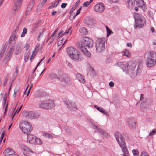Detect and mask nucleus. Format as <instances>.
Returning <instances> with one entry per match:
<instances>
[{
	"label": "nucleus",
	"mask_w": 156,
	"mask_h": 156,
	"mask_svg": "<svg viewBox=\"0 0 156 156\" xmlns=\"http://www.w3.org/2000/svg\"><path fill=\"white\" fill-rule=\"evenodd\" d=\"M77 44L78 47L82 51L83 50H84V49H86L85 44L84 42L83 41V39L81 41H79Z\"/></svg>",
	"instance_id": "22"
},
{
	"label": "nucleus",
	"mask_w": 156,
	"mask_h": 156,
	"mask_svg": "<svg viewBox=\"0 0 156 156\" xmlns=\"http://www.w3.org/2000/svg\"><path fill=\"white\" fill-rule=\"evenodd\" d=\"M114 83L112 82H110L109 83V85L111 87H113L114 86Z\"/></svg>",
	"instance_id": "64"
},
{
	"label": "nucleus",
	"mask_w": 156,
	"mask_h": 156,
	"mask_svg": "<svg viewBox=\"0 0 156 156\" xmlns=\"http://www.w3.org/2000/svg\"><path fill=\"white\" fill-rule=\"evenodd\" d=\"M105 8L104 4L102 3H100L96 4L94 7V10L99 13H102Z\"/></svg>",
	"instance_id": "10"
},
{
	"label": "nucleus",
	"mask_w": 156,
	"mask_h": 156,
	"mask_svg": "<svg viewBox=\"0 0 156 156\" xmlns=\"http://www.w3.org/2000/svg\"><path fill=\"white\" fill-rule=\"evenodd\" d=\"M76 77L78 80L81 83L84 84L85 81L83 76L80 73H77L76 75Z\"/></svg>",
	"instance_id": "23"
},
{
	"label": "nucleus",
	"mask_w": 156,
	"mask_h": 156,
	"mask_svg": "<svg viewBox=\"0 0 156 156\" xmlns=\"http://www.w3.org/2000/svg\"><path fill=\"white\" fill-rule=\"evenodd\" d=\"M36 137L33 135H27V141L31 144H34Z\"/></svg>",
	"instance_id": "18"
},
{
	"label": "nucleus",
	"mask_w": 156,
	"mask_h": 156,
	"mask_svg": "<svg viewBox=\"0 0 156 156\" xmlns=\"http://www.w3.org/2000/svg\"><path fill=\"white\" fill-rule=\"evenodd\" d=\"M146 102V101H143L142 102L140 105V109H142L143 107H144L146 106V105H145V103Z\"/></svg>",
	"instance_id": "51"
},
{
	"label": "nucleus",
	"mask_w": 156,
	"mask_h": 156,
	"mask_svg": "<svg viewBox=\"0 0 156 156\" xmlns=\"http://www.w3.org/2000/svg\"><path fill=\"white\" fill-rule=\"evenodd\" d=\"M80 33L83 35H86L87 34L86 29L84 27H82L80 29Z\"/></svg>",
	"instance_id": "33"
},
{
	"label": "nucleus",
	"mask_w": 156,
	"mask_h": 156,
	"mask_svg": "<svg viewBox=\"0 0 156 156\" xmlns=\"http://www.w3.org/2000/svg\"><path fill=\"white\" fill-rule=\"evenodd\" d=\"M54 106V102L50 100L41 101L39 103V108L43 109H49L53 107Z\"/></svg>",
	"instance_id": "5"
},
{
	"label": "nucleus",
	"mask_w": 156,
	"mask_h": 156,
	"mask_svg": "<svg viewBox=\"0 0 156 156\" xmlns=\"http://www.w3.org/2000/svg\"><path fill=\"white\" fill-rule=\"evenodd\" d=\"M106 29L107 32V37H108L111 34V33L112 32L107 26H106Z\"/></svg>",
	"instance_id": "45"
},
{
	"label": "nucleus",
	"mask_w": 156,
	"mask_h": 156,
	"mask_svg": "<svg viewBox=\"0 0 156 156\" xmlns=\"http://www.w3.org/2000/svg\"><path fill=\"white\" fill-rule=\"evenodd\" d=\"M65 131L66 133L68 135H70L71 134V131L70 129L69 128L66 127L65 128Z\"/></svg>",
	"instance_id": "42"
},
{
	"label": "nucleus",
	"mask_w": 156,
	"mask_h": 156,
	"mask_svg": "<svg viewBox=\"0 0 156 156\" xmlns=\"http://www.w3.org/2000/svg\"><path fill=\"white\" fill-rule=\"evenodd\" d=\"M22 115L24 117L28 119L29 112H27L25 111H24L22 113Z\"/></svg>",
	"instance_id": "38"
},
{
	"label": "nucleus",
	"mask_w": 156,
	"mask_h": 156,
	"mask_svg": "<svg viewBox=\"0 0 156 156\" xmlns=\"http://www.w3.org/2000/svg\"><path fill=\"white\" fill-rule=\"evenodd\" d=\"M77 15H76V14L75 15H74L73 16L72 15H71V16H70L69 17V19L70 20H73L74 18H75L76 16Z\"/></svg>",
	"instance_id": "58"
},
{
	"label": "nucleus",
	"mask_w": 156,
	"mask_h": 156,
	"mask_svg": "<svg viewBox=\"0 0 156 156\" xmlns=\"http://www.w3.org/2000/svg\"><path fill=\"white\" fill-rule=\"evenodd\" d=\"M76 7H77L75 5H73L70 11V14H71V13H72V12H73L76 9Z\"/></svg>",
	"instance_id": "52"
},
{
	"label": "nucleus",
	"mask_w": 156,
	"mask_h": 156,
	"mask_svg": "<svg viewBox=\"0 0 156 156\" xmlns=\"http://www.w3.org/2000/svg\"><path fill=\"white\" fill-rule=\"evenodd\" d=\"M134 16L135 21L138 20H140L141 19H144V17L142 15L138 13H134Z\"/></svg>",
	"instance_id": "30"
},
{
	"label": "nucleus",
	"mask_w": 156,
	"mask_h": 156,
	"mask_svg": "<svg viewBox=\"0 0 156 156\" xmlns=\"http://www.w3.org/2000/svg\"><path fill=\"white\" fill-rule=\"evenodd\" d=\"M146 63L147 66L148 67H151L154 66L156 63V58H146Z\"/></svg>",
	"instance_id": "14"
},
{
	"label": "nucleus",
	"mask_w": 156,
	"mask_h": 156,
	"mask_svg": "<svg viewBox=\"0 0 156 156\" xmlns=\"http://www.w3.org/2000/svg\"><path fill=\"white\" fill-rule=\"evenodd\" d=\"M82 52L88 58L91 57V53L88 51L87 49H84V50H83Z\"/></svg>",
	"instance_id": "32"
},
{
	"label": "nucleus",
	"mask_w": 156,
	"mask_h": 156,
	"mask_svg": "<svg viewBox=\"0 0 156 156\" xmlns=\"http://www.w3.org/2000/svg\"><path fill=\"white\" fill-rule=\"evenodd\" d=\"M146 58H156V53L154 51L147 52L145 54Z\"/></svg>",
	"instance_id": "16"
},
{
	"label": "nucleus",
	"mask_w": 156,
	"mask_h": 156,
	"mask_svg": "<svg viewBox=\"0 0 156 156\" xmlns=\"http://www.w3.org/2000/svg\"><path fill=\"white\" fill-rule=\"evenodd\" d=\"M93 0H90L89 2L87 1L83 5V7H87L91 3Z\"/></svg>",
	"instance_id": "43"
},
{
	"label": "nucleus",
	"mask_w": 156,
	"mask_h": 156,
	"mask_svg": "<svg viewBox=\"0 0 156 156\" xmlns=\"http://www.w3.org/2000/svg\"><path fill=\"white\" fill-rule=\"evenodd\" d=\"M132 153L134 156H138L139 151L137 149H133L132 150Z\"/></svg>",
	"instance_id": "41"
},
{
	"label": "nucleus",
	"mask_w": 156,
	"mask_h": 156,
	"mask_svg": "<svg viewBox=\"0 0 156 156\" xmlns=\"http://www.w3.org/2000/svg\"><path fill=\"white\" fill-rule=\"evenodd\" d=\"M140 156H150L149 154L145 151H142Z\"/></svg>",
	"instance_id": "47"
},
{
	"label": "nucleus",
	"mask_w": 156,
	"mask_h": 156,
	"mask_svg": "<svg viewBox=\"0 0 156 156\" xmlns=\"http://www.w3.org/2000/svg\"><path fill=\"white\" fill-rule=\"evenodd\" d=\"M136 67V64L135 63H131L127 70L128 74L132 78L135 77L137 74H140V72H139V69L135 70Z\"/></svg>",
	"instance_id": "3"
},
{
	"label": "nucleus",
	"mask_w": 156,
	"mask_h": 156,
	"mask_svg": "<svg viewBox=\"0 0 156 156\" xmlns=\"http://www.w3.org/2000/svg\"><path fill=\"white\" fill-rule=\"evenodd\" d=\"M110 3L117 2L119 0H108Z\"/></svg>",
	"instance_id": "57"
},
{
	"label": "nucleus",
	"mask_w": 156,
	"mask_h": 156,
	"mask_svg": "<svg viewBox=\"0 0 156 156\" xmlns=\"http://www.w3.org/2000/svg\"><path fill=\"white\" fill-rule=\"evenodd\" d=\"M92 21V19H89L88 20V21H87L86 22V24L88 25L92 26L93 24V23L91 22V21Z\"/></svg>",
	"instance_id": "50"
},
{
	"label": "nucleus",
	"mask_w": 156,
	"mask_h": 156,
	"mask_svg": "<svg viewBox=\"0 0 156 156\" xmlns=\"http://www.w3.org/2000/svg\"><path fill=\"white\" fill-rule=\"evenodd\" d=\"M105 39L98 38L96 42V50L97 52L100 53L104 51L105 48Z\"/></svg>",
	"instance_id": "4"
},
{
	"label": "nucleus",
	"mask_w": 156,
	"mask_h": 156,
	"mask_svg": "<svg viewBox=\"0 0 156 156\" xmlns=\"http://www.w3.org/2000/svg\"><path fill=\"white\" fill-rule=\"evenodd\" d=\"M5 151V156H18L11 149L7 148Z\"/></svg>",
	"instance_id": "15"
},
{
	"label": "nucleus",
	"mask_w": 156,
	"mask_h": 156,
	"mask_svg": "<svg viewBox=\"0 0 156 156\" xmlns=\"http://www.w3.org/2000/svg\"><path fill=\"white\" fill-rule=\"evenodd\" d=\"M95 127L97 129L98 132L99 133H100L102 135H103L106 137H107L108 136V133L107 132L103 131L100 128H98V127L97 126H95Z\"/></svg>",
	"instance_id": "24"
},
{
	"label": "nucleus",
	"mask_w": 156,
	"mask_h": 156,
	"mask_svg": "<svg viewBox=\"0 0 156 156\" xmlns=\"http://www.w3.org/2000/svg\"><path fill=\"white\" fill-rule=\"evenodd\" d=\"M115 66L120 67L124 71H126L128 68V63L127 62H119L115 63L114 65Z\"/></svg>",
	"instance_id": "7"
},
{
	"label": "nucleus",
	"mask_w": 156,
	"mask_h": 156,
	"mask_svg": "<svg viewBox=\"0 0 156 156\" xmlns=\"http://www.w3.org/2000/svg\"><path fill=\"white\" fill-rule=\"evenodd\" d=\"M43 35V34L41 33H39L38 34V36L37 39L39 41V39L40 37H41Z\"/></svg>",
	"instance_id": "60"
},
{
	"label": "nucleus",
	"mask_w": 156,
	"mask_h": 156,
	"mask_svg": "<svg viewBox=\"0 0 156 156\" xmlns=\"http://www.w3.org/2000/svg\"><path fill=\"white\" fill-rule=\"evenodd\" d=\"M14 49L12 48H10L9 51L7 56L5 58L4 60L5 61V62L6 63L8 62L9 58H11L12 56Z\"/></svg>",
	"instance_id": "21"
},
{
	"label": "nucleus",
	"mask_w": 156,
	"mask_h": 156,
	"mask_svg": "<svg viewBox=\"0 0 156 156\" xmlns=\"http://www.w3.org/2000/svg\"><path fill=\"white\" fill-rule=\"evenodd\" d=\"M123 55L125 56L126 57H129L130 56V53L129 51L126 49L124 50L123 52Z\"/></svg>",
	"instance_id": "35"
},
{
	"label": "nucleus",
	"mask_w": 156,
	"mask_h": 156,
	"mask_svg": "<svg viewBox=\"0 0 156 156\" xmlns=\"http://www.w3.org/2000/svg\"><path fill=\"white\" fill-rule=\"evenodd\" d=\"M68 4L67 3H62L61 5V7L62 8H64Z\"/></svg>",
	"instance_id": "56"
},
{
	"label": "nucleus",
	"mask_w": 156,
	"mask_h": 156,
	"mask_svg": "<svg viewBox=\"0 0 156 156\" xmlns=\"http://www.w3.org/2000/svg\"><path fill=\"white\" fill-rule=\"evenodd\" d=\"M19 126L22 132L27 135L32 130V127L30 123L25 120L22 121L20 124Z\"/></svg>",
	"instance_id": "2"
},
{
	"label": "nucleus",
	"mask_w": 156,
	"mask_h": 156,
	"mask_svg": "<svg viewBox=\"0 0 156 156\" xmlns=\"http://www.w3.org/2000/svg\"><path fill=\"white\" fill-rule=\"evenodd\" d=\"M50 77L52 79H59V77L56 74L54 73H51Z\"/></svg>",
	"instance_id": "34"
},
{
	"label": "nucleus",
	"mask_w": 156,
	"mask_h": 156,
	"mask_svg": "<svg viewBox=\"0 0 156 156\" xmlns=\"http://www.w3.org/2000/svg\"><path fill=\"white\" fill-rule=\"evenodd\" d=\"M66 107L70 111H76L77 108L76 104L73 101H69L67 103L65 102Z\"/></svg>",
	"instance_id": "8"
},
{
	"label": "nucleus",
	"mask_w": 156,
	"mask_h": 156,
	"mask_svg": "<svg viewBox=\"0 0 156 156\" xmlns=\"http://www.w3.org/2000/svg\"><path fill=\"white\" fill-rule=\"evenodd\" d=\"M42 143V142L41 140L36 137L34 144H41Z\"/></svg>",
	"instance_id": "36"
},
{
	"label": "nucleus",
	"mask_w": 156,
	"mask_h": 156,
	"mask_svg": "<svg viewBox=\"0 0 156 156\" xmlns=\"http://www.w3.org/2000/svg\"><path fill=\"white\" fill-rule=\"evenodd\" d=\"M67 53L69 57L75 61H80L83 59V58L81 57L79 51L75 48L70 47L67 49Z\"/></svg>",
	"instance_id": "1"
},
{
	"label": "nucleus",
	"mask_w": 156,
	"mask_h": 156,
	"mask_svg": "<svg viewBox=\"0 0 156 156\" xmlns=\"http://www.w3.org/2000/svg\"><path fill=\"white\" fill-rule=\"evenodd\" d=\"M27 29L26 28H24L23 29V31L21 34V37H24L25 36V34L27 32Z\"/></svg>",
	"instance_id": "37"
},
{
	"label": "nucleus",
	"mask_w": 156,
	"mask_h": 156,
	"mask_svg": "<svg viewBox=\"0 0 156 156\" xmlns=\"http://www.w3.org/2000/svg\"><path fill=\"white\" fill-rule=\"evenodd\" d=\"M66 63L67 64V65L69 66V67L71 68L73 67V66L72 64L70 63V62H69L66 61Z\"/></svg>",
	"instance_id": "55"
},
{
	"label": "nucleus",
	"mask_w": 156,
	"mask_h": 156,
	"mask_svg": "<svg viewBox=\"0 0 156 156\" xmlns=\"http://www.w3.org/2000/svg\"><path fill=\"white\" fill-rule=\"evenodd\" d=\"M35 3L34 0H31L29 3L27 9L28 11H31Z\"/></svg>",
	"instance_id": "28"
},
{
	"label": "nucleus",
	"mask_w": 156,
	"mask_h": 156,
	"mask_svg": "<svg viewBox=\"0 0 156 156\" xmlns=\"http://www.w3.org/2000/svg\"><path fill=\"white\" fill-rule=\"evenodd\" d=\"M21 0H17L15 3L14 7L11 12L14 14H15L16 12L19 9L21 5Z\"/></svg>",
	"instance_id": "13"
},
{
	"label": "nucleus",
	"mask_w": 156,
	"mask_h": 156,
	"mask_svg": "<svg viewBox=\"0 0 156 156\" xmlns=\"http://www.w3.org/2000/svg\"><path fill=\"white\" fill-rule=\"evenodd\" d=\"M37 52H38L37 51H36L35 50H34L32 52V54L31 55V56L30 58V60H31V59H33L34 58V57L36 55Z\"/></svg>",
	"instance_id": "40"
},
{
	"label": "nucleus",
	"mask_w": 156,
	"mask_h": 156,
	"mask_svg": "<svg viewBox=\"0 0 156 156\" xmlns=\"http://www.w3.org/2000/svg\"><path fill=\"white\" fill-rule=\"evenodd\" d=\"M121 148L124 153L123 156H129V154L126 145Z\"/></svg>",
	"instance_id": "29"
},
{
	"label": "nucleus",
	"mask_w": 156,
	"mask_h": 156,
	"mask_svg": "<svg viewBox=\"0 0 156 156\" xmlns=\"http://www.w3.org/2000/svg\"><path fill=\"white\" fill-rule=\"evenodd\" d=\"M63 40V38L60 41H59L58 42V43H57V45L58 46H59L62 44Z\"/></svg>",
	"instance_id": "53"
},
{
	"label": "nucleus",
	"mask_w": 156,
	"mask_h": 156,
	"mask_svg": "<svg viewBox=\"0 0 156 156\" xmlns=\"http://www.w3.org/2000/svg\"><path fill=\"white\" fill-rule=\"evenodd\" d=\"M136 5L139 7H144L145 4L143 0H136Z\"/></svg>",
	"instance_id": "27"
},
{
	"label": "nucleus",
	"mask_w": 156,
	"mask_h": 156,
	"mask_svg": "<svg viewBox=\"0 0 156 156\" xmlns=\"http://www.w3.org/2000/svg\"><path fill=\"white\" fill-rule=\"evenodd\" d=\"M39 115L33 111H30L29 112V115H28V119H34L38 118Z\"/></svg>",
	"instance_id": "19"
},
{
	"label": "nucleus",
	"mask_w": 156,
	"mask_h": 156,
	"mask_svg": "<svg viewBox=\"0 0 156 156\" xmlns=\"http://www.w3.org/2000/svg\"><path fill=\"white\" fill-rule=\"evenodd\" d=\"M112 61L111 59L110 58H107V59L106 60V62L107 63H109L111 62Z\"/></svg>",
	"instance_id": "59"
},
{
	"label": "nucleus",
	"mask_w": 156,
	"mask_h": 156,
	"mask_svg": "<svg viewBox=\"0 0 156 156\" xmlns=\"http://www.w3.org/2000/svg\"><path fill=\"white\" fill-rule=\"evenodd\" d=\"M82 6H81L80 7V8L78 10H77V11L76 13V15H78L80 13V12L82 9Z\"/></svg>",
	"instance_id": "62"
},
{
	"label": "nucleus",
	"mask_w": 156,
	"mask_h": 156,
	"mask_svg": "<svg viewBox=\"0 0 156 156\" xmlns=\"http://www.w3.org/2000/svg\"><path fill=\"white\" fill-rule=\"evenodd\" d=\"M83 41L85 44L86 47L91 48L93 45V40L89 38L85 37L83 38Z\"/></svg>",
	"instance_id": "11"
},
{
	"label": "nucleus",
	"mask_w": 156,
	"mask_h": 156,
	"mask_svg": "<svg viewBox=\"0 0 156 156\" xmlns=\"http://www.w3.org/2000/svg\"><path fill=\"white\" fill-rule=\"evenodd\" d=\"M70 30V29H69L68 30H66L65 31V32H64V33H62V34L61 36V37L63 36L65 34H68Z\"/></svg>",
	"instance_id": "61"
},
{
	"label": "nucleus",
	"mask_w": 156,
	"mask_h": 156,
	"mask_svg": "<svg viewBox=\"0 0 156 156\" xmlns=\"http://www.w3.org/2000/svg\"><path fill=\"white\" fill-rule=\"evenodd\" d=\"M129 126L132 128H134L136 126V122L135 119L133 118H129L127 120Z\"/></svg>",
	"instance_id": "17"
},
{
	"label": "nucleus",
	"mask_w": 156,
	"mask_h": 156,
	"mask_svg": "<svg viewBox=\"0 0 156 156\" xmlns=\"http://www.w3.org/2000/svg\"><path fill=\"white\" fill-rule=\"evenodd\" d=\"M114 135L117 142L121 147L126 145L123 136L119 132H115L114 133Z\"/></svg>",
	"instance_id": "6"
},
{
	"label": "nucleus",
	"mask_w": 156,
	"mask_h": 156,
	"mask_svg": "<svg viewBox=\"0 0 156 156\" xmlns=\"http://www.w3.org/2000/svg\"><path fill=\"white\" fill-rule=\"evenodd\" d=\"M61 1V0H57L56 1L54 2L51 5L48 7V9H51L55 7H56Z\"/></svg>",
	"instance_id": "26"
},
{
	"label": "nucleus",
	"mask_w": 156,
	"mask_h": 156,
	"mask_svg": "<svg viewBox=\"0 0 156 156\" xmlns=\"http://www.w3.org/2000/svg\"><path fill=\"white\" fill-rule=\"evenodd\" d=\"M135 1L136 0H129L128 2L129 8H131L134 6L135 4Z\"/></svg>",
	"instance_id": "31"
},
{
	"label": "nucleus",
	"mask_w": 156,
	"mask_h": 156,
	"mask_svg": "<svg viewBox=\"0 0 156 156\" xmlns=\"http://www.w3.org/2000/svg\"><path fill=\"white\" fill-rule=\"evenodd\" d=\"M136 23L134 26L135 29L137 27L141 28L146 25V20L144 17V19L138 20L135 21Z\"/></svg>",
	"instance_id": "9"
},
{
	"label": "nucleus",
	"mask_w": 156,
	"mask_h": 156,
	"mask_svg": "<svg viewBox=\"0 0 156 156\" xmlns=\"http://www.w3.org/2000/svg\"><path fill=\"white\" fill-rule=\"evenodd\" d=\"M20 147L22 148L23 149L24 151H27L29 150L28 147L24 144H21Z\"/></svg>",
	"instance_id": "44"
},
{
	"label": "nucleus",
	"mask_w": 156,
	"mask_h": 156,
	"mask_svg": "<svg viewBox=\"0 0 156 156\" xmlns=\"http://www.w3.org/2000/svg\"><path fill=\"white\" fill-rule=\"evenodd\" d=\"M94 108H96L100 112L106 115V116H108L109 114L108 112L105 111L104 109H103L102 108L99 107L97 106V105H95L94 106Z\"/></svg>",
	"instance_id": "25"
},
{
	"label": "nucleus",
	"mask_w": 156,
	"mask_h": 156,
	"mask_svg": "<svg viewBox=\"0 0 156 156\" xmlns=\"http://www.w3.org/2000/svg\"><path fill=\"white\" fill-rule=\"evenodd\" d=\"M18 36L14 34L12 36V37L13 39L15 40L17 38Z\"/></svg>",
	"instance_id": "63"
},
{
	"label": "nucleus",
	"mask_w": 156,
	"mask_h": 156,
	"mask_svg": "<svg viewBox=\"0 0 156 156\" xmlns=\"http://www.w3.org/2000/svg\"><path fill=\"white\" fill-rule=\"evenodd\" d=\"M40 44L39 43L37 44L35 48L34 49V50H35L36 51H37L38 52L40 50V49L41 50L42 49L41 48H40Z\"/></svg>",
	"instance_id": "46"
},
{
	"label": "nucleus",
	"mask_w": 156,
	"mask_h": 156,
	"mask_svg": "<svg viewBox=\"0 0 156 156\" xmlns=\"http://www.w3.org/2000/svg\"><path fill=\"white\" fill-rule=\"evenodd\" d=\"M7 47L5 46H4L2 50V53H4L6 50Z\"/></svg>",
	"instance_id": "54"
},
{
	"label": "nucleus",
	"mask_w": 156,
	"mask_h": 156,
	"mask_svg": "<svg viewBox=\"0 0 156 156\" xmlns=\"http://www.w3.org/2000/svg\"><path fill=\"white\" fill-rule=\"evenodd\" d=\"M5 131L4 130H3L1 134V136H0V143H1L2 140V139L3 138L5 134Z\"/></svg>",
	"instance_id": "49"
},
{
	"label": "nucleus",
	"mask_w": 156,
	"mask_h": 156,
	"mask_svg": "<svg viewBox=\"0 0 156 156\" xmlns=\"http://www.w3.org/2000/svg\"><path fill=\"white\" fill-rule=\"evenodd\" d=\"M41 23V21H37L35 23L33 24L31 28V32H34L38 30L39 27V25Z\"/></svg>",
	"instance_id": "20"
},
{
	"label": "nucleus",
	"mask_w": 156,
	"mask_h": 156,
	"mask_svg": "<svg viewBox=\"0 0 156 156\" xmlns=\"http://www.w3.org/2000/svg\"><path fill=\"white\" fill-rule=\"evenodd\" d=\"M23 45L20 43L16 44L15 48L14 54L15 55H18L20 54L22 51Z\"/></svg>",
	"instance_id": "12"
},
{
	"label": "nucleus",
	"mask_w": 156,
	"mask_h": 156,
	"mask_svg": "<svg viewBox=\"0 0 156 156\" xmlns=\"http://www.w3.org/2000/svg\"><path fill=\"white\" fill-rule=\"evenodd\" d=\"M62 82H64L65 83H67L70 80L69 79L68 77H64L62 80Z\"/></svg>",
	"instance_id": "39"
},
{
	"label": "nucleus",
	"mask_w": 156,
	"mask_h": 156,
	"mask_svg": "<svg viewBox=\"0 0 156 156\" xmlns=\"http://www.w3.org/2000/svg\"><path fill=\"white\" fill-rule=\"evenodd\" d=\"M44 135L46 137H48L49 138L52 139L53 137V136L51 135L48 133H45Z\"/></svg>",
	"instance_id": "48"
}]
</instances>
